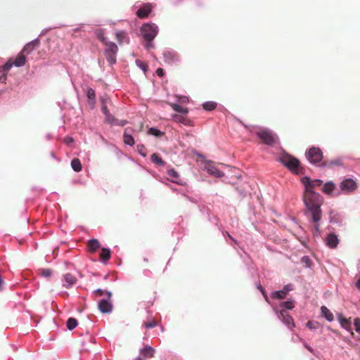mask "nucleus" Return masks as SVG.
<instances>
[{
  "instance_id": "obj_1",
  "label": "nucleus",
  "mask_w": 360,
  "mask_h": 360,
  "mask_svg": "<svg viewBox=\"0 0 360 360\" xmlns=\"http://www.w3.org/2000/svg\"><path fill=\"white\" fill-rule=\"evenodd\" d=\"M303 201L306 208L310 212L312 221L315 223L314 229L316 233L320 232L319 221L321 219L322 212L321 205L323 202L322 196L315 191H304Z\"/></svg>"
},
{
  "instance_id": "obj_2",
  "label": "nucleus",
  "mask_w": 360,
  "mask_h": 360,
  "mask_svg": "<svg viewBox=\"0 0 360 360\" xmlns=\"http://www.w3.org/2000/svg\"><path fill=\"white\" fill-rule=\"evenodd\" d=\"M280 161L292 172L296 174L302 173L303 169L300 166V162L295 157L288 154H284L280 158Z\"/></svg>"
},
{
  "instance_id": "obj_3",
  "label": "nucleus",
  "mask_w": 360,
  "mask_h": 360,
  "mask_svg": "<svg viewBox=\"0 0 360 360\" xmlns=\"http://www.w3.org/2000/svg\"><path fill=\"white\" fill-rule=\"evenodd\" d=\"M141 32L143 39L148 41L146 47L148 49L152 47L151 41L158 34V27L155 25L144 24Z\"/></svg>"
},
{
  "instance_id": "obj_4",
  "label": "nucleus",
  "mask_w": 360,
  "mask_h": 360,
  "mask_svg": "<svg viewBox=\"0 0 360 360\" xmlns=\"http://www.w3.org/2000/svg\"><path fill=\"white\" fill-rule=\"evenodd\" d=\"M104 55L110 65H113L117 61V46L112 41H108L105 44Z\"/></svg>"
},
{
  "instance_id": "obj_5",
  "label": "nucleus",
  "mask_w": 360,
  "mask_h": 360,
  "mask_svg": "<svg viewBox=\"0 0 360 360\" xmlns=\"http://www.w3.org/2000/svg\"><path fill=\"white\" fill-rule=\"evenodd\" d=\"M257 135L266 145L271 146L278 142V138L276 134L266 129L258 131Z\"/></svg>"
},
{
  "instance_id": "obj_6",
  "label": "nucleus",
  "mask_w": 360,
  "mask_h": 360,
  "mask_svg": "<svg viewBox=\"0 0 360 360\" xmlns=\"http://www.w3.org/2000/svg\"><path fill=\"white\" fill-rule=\"evenodd\" d=\"M307 158L312 164L322 162L323 155L321 150L318 147H311L307 153Z\"/></svg>"
},
{
  "instance_id": "obj_7",
  "label": "nucleus",
  "mask_w": 360,
  "mask_h": 360,
  "mask_svg": "<svg viewBox=\"0 0 360 360\" xmlns=\"http://www.w3.org/2000/svg\"><path fill=\"white\" fill-rule=\"evenodd\" d=\"M304 186V191H314V190L320 187L323 184V181L321 179L311 180L309 177H303L301 180Z\"/></svg>"
},
{
  "instance_id": "obj_8",
  "label": "nucleus",
  "mask_w": 360,
  "mask_h": 360,
  "mask_svg": "<svg viewBox=\"0 0 360 360\" xmlns=\"http://www.w3.org/2000/svg\"><path fill=\"white\" fill-rule=\"evenodd\" d=\"M340 187L342 191L349 193L356 189L357 184L352 179H346L341 182Z\"/></svg>"
},
{
  "instance_id": "obj_9",
  "label": "nucleus",
  "mask_w": 360,
  "mask_h": 360,
  "mask_svg": "<svg viewBox=\"0 0 360 360\" xmlns=\"http://www.w3.org/2000/svg\"><path fill=\"white\" fill-rule=\"evenodd\" d=\"M205 169L211 175L215 177H222L224 174L217 168L212 162H207L205 165Z\"/></svg>"
},
{
  "instance_id": "obj_10",
  "label": "nucleus",
  "mask_w": 360,
  "mask_h": 360,
  "mask_svg": "<svg viewBox=\"0 0 360 360\" xmlns=\"http://www.w3.org/2000/svg\"><path fill=\"white\" fill-rule=\"evenodd\" d=\"M292 290V285L290 284L285 285L283 288L278 291H275L272 293V298L275 299H283L287 295L288 292Z\"/></svg>"
},
{
  "instance_id": "obj_11",
  "label": "nucleus",
  "mask_w": 360,
  "mask_h": 360,
  "mask_svg": "<svg viewBox=\"0 0 360 360\" xmlns=\"http://www.w3.org/2000/svg\"><path fill=\"white\" fill-rule=\"evenodd\" d=\"M152 8L153 6L150 4H146L136 11V15L140 18H147L151 12Z\"/></svg>"
},
{
  "instance_id": "obj_12",
  "label": "nucleus",
  "mask_w": 360,
  "mask_h": 360,
  "mask_svg": "<svg viewBox=\"0 0 360 360\" xmlns=\"http://www.w3.org/2000/svg\"><path fill=\"white\" fill-rule=\"evenodd\" d=\"M39 44L40 41L39 39L32 40V41L27 43L21 51L25 55H28L32 53L36 48H37L39 46Z\"/></svg>"
},
{
  "instance_id": "obj_13",
  "label": "nucleus",
  "mask_w": 360,
  "mask_h": 360,
  "mask_svg": "<svg viewBox=\"0 0 360 360\" xmlns=\"http://www.w3.org/2000/svg\"><path fill=\"white\" fill-rule=\"evenodd\" d=\"M325 240L327 246L330 248H335L339 243V239L335 233L328 234Z\"/></svg>"
},
{
  "instance_id": "obj_14",
  "label": "nucleus",
  "mask_w": 360,
  "mask_h": 360,
  "mask_svg": "<svg viewBox=\"0 0 360 360\" xmlns=\"http://www.w3.org/2000/svg\"><path fill=\"white\" fill-rule=\"evenodd\" d=\"M87 250L91 253L96 252L101 248V243L97 239H91L86 243Z\"/></svg>"
},
{
  "instance_id": "obj_15",
  "label": "nucleus",
  "mask_w": 360,
  "mask_h": 360,
  "mask_svg": "<svg viewBox=\"0 0 360 360\" xmlns=\"http://www.w3.org/2000/svg\"><path fill=\"white\" fill-rule=\"evenodd\" d=\"M98 309L102 313H110L112 309V305L107 300H102L98 302Z\"/></svg>"
},
{
  "instance_id": "obj_16",
  "label": "nucleus",
  "mask_w": 360,
  "mask_h": 360,
  "mask_svg": "<svg viewBox=\"0 0 360 360\" xmlns=\"http://www.w3.org/2000/svg\"><path fill=\"white\" fill-rule=\"evenodd\" d=\"M279 318L282 319L283 321L289 327H294L292 318L285 310H281Z\"/></svg>"
},
{
  "instance_id": "obj_17",
  "label": "nucleus",
  "mask_w": 360,
  "mask_h": 360,
  "mask_svg": "<svg viewBox=\"0 0 360 360\" xmlns=\"http://www.w3.org/2000/svg\"><path fill=\"white\" fill-rule=\"evenodd\" d=\"M341 165H342V161L340 158L330 160H324L319 165V166L330 167V168H332L335 166H341Z\"/></svg>"
},
{
  "instance_id": "obj_18",
  "label": "nucleus",
  "mask_w": 360,
  "mask_h": 360,
  "mask_svg": "<svg viewBox=\"0 0 360 360\" xmlns=\"http://www.w3.org/2000/svg\"><path fill=\"white\" fill-rule=\"evenodd\" d=\"M140 354L143 358L150 359L154 356L155 349L152 347L147 345L140 350Z\"/></svg>"
},
{
  "instance_id": "obj_19",
  "label": "nucleus",
  "mask_w": 360,
  "mask_h": 360,
  "mask_svg": "<svg viewBox=\"0 0 360 360\" xmlns=\"http://www.w3.org/2000/svg\"><path fill=\"white\" fill-rule=\"evenodd\" d=\"M65 283L64 286L65 288H70L75 285L77 281V278L70 273H67L63 276Z\"/></svg>"
},
{
  "instance_id": "obj_20",
  "label": "nucleus",
  "mask_w": 360,
  "mask_h": 360,
  "mask_svg": "<svg viewBox=\"0 0 360 360\" xmlns=\"http://www.w3.org/2000/svg\"><path fill=\"white\" fill-rule=\"evenodd\" d=\"M163 58L165 62L167 63L176 61L178 59L177 55L175 53L171 51H165L163 53Z\"/></svg>"
},
{
  "instance_id": "obj_21",
  "label": "nucleus",
  "mask_w": 360,
  "mask_h": 360,
  "mask_svg": "<svg viewBox=\"0 0 360 360\" xmlns=\"http://www.w3.org/2000/svg\"><path fill=\"white\" fill-rule=\"evenodd\" d=\"M26 57L25 54L22 51L17 56L15 60L13 62V65L16 67H21L25 64Z\"/></svg>"
},
{
  "instance_id": "obj_22",
  "label": "nucleus",
  "mask_w": 360,
  "mask_h": 360,
  "mask_svg": "<svg viewBox=\"0 0 360 360\" xmlns=\"http://www.w3.org/2000/svg\"><path fill=\"white\" fill-rule=\"evenodd\" d=\"M173 120L179 123H182L184 125L190 126L192 125V122L190 120L188 117L179 115H173Z\"/></svg>"
},
{
  "instance_id": "obj_23",
  "label": "nucleus",
  "mask_w": 360,
  "mask_h": 360,
  "mask_svg": "<svg viewBox=\"0 0 360 360\" xmlns=\"http://www.w3.org/2000/svg\"><path fill=\"white\" fill-rule=\"evenodd\" d=\"M111 256V252L108 248H102L99 255L100 260L103 262H107Z\"/></svg>"
},
{
  "instance_id": "obj_24",
  "label": "nucleus",
  "mask_w": 360,
  "mask_h": 360,
  "mask_svg": "<svg viewBox=\"0 0 360 360\" xmlns=\"http://www.w3.org/2000/svg\"><path fill=\"white\" fill-rule=\"evenodd\" d=\"M335 187V186L332 181H328L323 185L322 191L326 194L330 195L334 191Z\"/></svg>"
},
{
  "instance_id": "obj_25",
  "label": "nucleus",
  "mask_w": 360,
  "mask_h": 360,
  "mask_svg": "<svg viewBox=\"0 0 360 360\" xmlns=\"http://www.w3.org/2000/svg\"><path fill=\"white\" fill-rule=\"evenodd\" d=\"M115 37L120 44H122L125 39L127 40V43L129 42V39L127 37L126 32L124 31H117L115 33Z\"/></svg>"
},
{
  "instance_id": "obj_26",
  "label": "nucleus",
  "mask_w": 360,
  "mask_h": 360,
  "mask_svg": "<svg viewBox=\"0 0 360 360\" xmlns=\"http://www.w3.org/2000/svg\"><path fill=\"white\" fill-rule=\"evenodd\" d=\"M321 310L322 316H323L328 321H331L333 320V314L326 307L322 306Z\"/></svg>"
},
{
  "instance_id": "obj_27",
  "label": "nucleus",
  "mask_w": 360,
  "mask_h": 360,
  "mask_svg": "<svg viewBox=\"0 0 360 360\" xmlns=\"http://www.w3.org/2000/svg\"><path fill=\"white\" fill-rule=\"evenodd\" d=\"M127 129H125L123 135L124 142L127 145L133 146L134 144V138L131 134H127Z\"/></svg>"
},
{
  "instance_id": "obj_28",
  "label": "nucleus",
  "mask_w": 360,
  "mask_h": 360,
  "mask_svg": "<svg viewBox=\"0 0 360 360\" xmlns=\"http://www.w3.org/2000/svg\"><path fill=\"white\" fill-rule=\"evenodd\" d=\"M71 167L75 172H80L82 170V164L78 158H74L71 161Z\"/></svg>"
},
{
  "instance_id": "obj_29",
  "label": "nucleus",
  "mask_w": 360,
  "mask_h": 360,
  "mask_svg": "<svg viewBox=\"0 0 360 360\" xmlns=\"http://www.w3.org/2000/svg\"><path fill=\"white\" fill-rule=\"evenodd\" d=\"M170 105L173 108V110L176 112H180L182 114H187L188 112V108H183L176 103H170Z\"/></svg>"
},
{
  "instance_id": "obj_30",
  "label": "nucleus",
  "mask_w": 360,
  "mask_h": 360,
  "mask_svg": "<svg viewBox=\"0 0 360 360\" xmlns=\"http://www.w3.org/2000/svg\"><path fill=\"white\" fill-rule=\"evenodd\" d=\"M150 159L154 163L159 166H163L165 165V161H163L162 159L157 153H153L151 155Z\"/></svg>"
},
{
  "instance_id": "obj_31",
  "label": "nucleus",
  "mask_w": 360,
  "mask_h": 360,
  "mask_svg": "<svg viewBox=\"0 0 360 360\" xmlns=\"http://www.w3.org/2000/svg\"><path fill=\"white\" fill-rule=\"evenodd\" d=\"M13 65H14L11 60H8L2 67L0 68V72H4L7 74Z\"/></svg>"
},
{
  "instance_id": "obj_32",
  "label": "nucleus",
  "mask_w": 360,
  "mask_h": 360,
  "mask_svg": "<svg viewBox=\"0 0 360 360\" xmlns=\"http://www.w3.org/2000/svg\"><path fill=\"white\" fill-rule=\"evenodd\" d=\"M66 326L69 330H73L77 326V321L75 318H69L67 321Z\"/></svg>"
},
{
  "instance_id": "obj_33",
  "label": "nucleus",
  "mask_w": 360,
  "mask_h": 360,
  "mask_svg": "<svg viewBox=\"0 0 360 360\" xmlns=\"http://www.w3.org/2000/svg\"><path fill=\"white\" fill-rule=\"evenodd\" d=\"M96 37L98 40H100L103 44H105L108 41L107 38L105 37L104 32L102 30H96Z\"/></svg>"
},
{
  "instance_id": "obj_34",
  "label": "nucleus",
  "mask_w": 360,
  "mask_h": 360,
  "mask_svg": "<svg viewBox=\"0 0 360 360\" xmlns=\"http://www.w3.org/2000/svg\"><path fill=\"white\" fill-rule=\"evenodd\" d=\"M167 174L169 177L173 179L174 182H177V179L179 178V174L176 171H175L174 169H169L167 171Z\"/></svg>"
},
{
  "instance_id": "obj_35",
  "label": "nucleus",
  "mask_w": 360,
  "mask_h": 360,
  "mask_svg": "<svg viewBox=\"0 0 360 360\" xmlns=\"http://www.w3.org/2000/svg\"><path fill=\"white\" fill-rule=\"evenodd\" d=\"M217 106V103L212 101H208L203 103L202 107L205 110H212Z\"/></svg>"
},
{
  "instance_id": "obj_36",
  "label": "nucleus",
  "mask_w": 360,
  "mask_h": 360,
  "mask_svg": "<svg viewBox=\"0 0 360 360\" xmlns=\"http://www.w3.org/2000/svg\"><path fill=\"white\" fill-rule=\"evenodd\" d=\"M148 134H150V135H153V136H162L164 133L162 132L161 131H160L159 129H156V128H154V127H151L148 129Z\"/></svg>"
},
{
  "instance_id": "obj_37",
  "label": "nucleus",
  "mask_w": 360,
  "mask_h": 360,
  "mask_svg": "<svg viewBox=\"0 0 360 360\" xmlns=\"http://www.w3.org/2000/svg\"><path fill=\"white\" fill-rule=\"evenodd\" d=\"M301 262L302 264H304V267L305 268H310L311 267V259H309V257L307 256H304L302 259H301Z\"/></svg>"
},
{
  "instance_id": "obj_38",
  "label": "nucleus",
  "mask_w": 360,
  "mask_h": 360,
  "mask_svg": "<svg viewBox=\"0 0 360 360\" xmlns=\"http://www.w3.org/2000/svg\"><path fill=\"white\" fill-rule=\"evenodd\" d=\"M281 307L286 309H292L294 308V302L292 301H286L281 303Z\"/></svg>"
},
{
  "instance_id": "obj_39",
  "label": "nucleus",
  "mask_w": 360,
  "mask_h": 360,
  "mask_svg": "<svg viewBox=\"0 0 360 360\" xmlns=\"http://www.w3.org/2000/svg\"><path fill=\"white\" fill-rule=\"evenodd\" d=\"M138 152L143 157L146 156L147 151L146 147L142 144L137 145Z\"/></svg>"
},
{
  "instance_id": "obj_40",
  "label": "nucleus",
  "mask_w": 360,
  "mask_h": 360,
  "mask_svg": "<svg viewBox=\"0 0 360 360\" xmlns=\"http://www.w3.org/2000/svg\"><path fill=\"white\" fill-rule=\"evenodd\" d=\"M116 120H117L110 113L105 115V121L110 124H115Z\"/></svg>"
},
{
  "instance_id": "obj_41",
  "label": "nucleus",
  "mask_w": 360,
  "mask_h": 360,
  "mask_svg": "<svg viewBox=\"0 0 360 360\" xmlns=\"http://www.w3.org/2000/svg\"><path fill=\"white\" fill-rule=\"evenodd\" d=\"M340 322L341 326L342 327H344L345 328H348L350 326L349 321L345 318H343V317L340 318Z\"/></svg>"
},
{
  "instance_id": "obj_42",
  "label": "nucleus",
  "mask_w": 360,
  "mask_h": 360,
  "mask_svg": "<svg viewBox=\"0 0 360 360\" xmlns=\"http://www.w3.org/2000/svg\"><path fill=\"white\" fill-rule=\"evenodd\" d=\"M158 323L156 321H155L154 319L150 321H148V322H146L144 323V326L147 328H154L157 326Z\"/></svg>"
},
{
  "instance_id": "obj_43",
  "label": "nucleus",
  "mask_w": 360,
  "mask_h": 360,
  "mask_svg": "<svg viewBox=\"0 0 360 360\" xmlns=\"http://www.w3.org/2000/svg\"><path fill=\"white\" fill-rule=\"evenodd\" d=\"M87 97L91 100H94L96 97L95 91L93 89L89 88L86 92Z\"/></svg>"
},
{
  "instance_id": "obj_44",
  "label": "nucleus",
  "mask_w": 360,
  "mask_h": 360,
  "mask_svg": "<svg viewBox=\"0 0 360 360\" xmlns=\"http://www.w3.org/2000/svg\"><path fill=\"white\" fill-rule=\"evenodd\" d=\"M106 102L107 101L105 100L102 101V112L104 113L105 115L110 113L106 105Z\"/></svg>"
},
{
  "instance_id": "obj_45",
  "label": "nucleus",
  "mask_w": 360,
  "mask_h": 360,
  "mask_svg": "<svg viewBox=\"0 0 360 360\" xmlns=\"http://www.w3.org/2000/svg\"><path fill=\"white\" fill-rule=\"evenodd\" d=\"M354 325L356 331L360 333V318H355Z\"/></svg>"
},
{
  "instance_id": "obj_46",
  "label": "nucleus",
  "mask_w": 360,
  "mask_h": 360,
  "mask_svg": "<svg viewBox=\"0 0 360 360\" xmlns=\"http://www.w3.org/2000/svg\"><path fill=\"white\" fill-rule=\"evenodd\" d=\"M318 323L313 321H308L307 323V326L310 329H315L317 328Z\"/></svg>"
},
{
  "instance_id": "obj_47",
  "label": "nucleus",
  "mask_w": 360,
  "mask_h": 360,
  "mask_svg": "<svg viewBox=\"0 0 360 360\" xmlns=\"http://www.w3.org/2000/svg\"><path fill=\"white\" fill-rule=\"evenodd\" d=\"M51 271H41L40 275L44 278H49L51 276Z\"/></svg>"
},
{
  "instance_id": "obj_48",
  "label": "nucleus",
  "mask_w": 360,
  "mask_h": 360,
  "mask_svg": "<svg viewBox=\"0 0 360 360\" xmlns=\"http://www.w3.org/2000/svg\"><path fill=\"white\" fill-rule=\"evenodd\" d=\"M156 74L159 77H162L164 75V70L162 68H158L156 70Z\"/></svg>"
},
{
  "instance_id": "obj_49",
  "label": "nucleus",
  "mask_w": 360,
  "mask_h": 360,
  "mask_svg": "<svg viewBox=\"0 0 360 360\" xmlns=\"http://www.w3.org/2000/svg\"><path fill=\"white\" fill-rule=\"evenodd\" d=\"M6 73L3 72L2 75L0 76V82L6 83Z\"/></svg>"
},
{
  "instance_id": "obj_50",
  "label": "nucleus",
  "mask_w": 360,
  "mask_h": 360,
  "mask_svg": "<svg viewBox=\"0 0 360 360\" xmlns=\"http://www.w3.org/2000/svg\"><path fill=\"white\" fill-rule=\"evenodd\" d=\"M179 102L181 103H188V98L187 96H181L180 97L179 100Z\"/></svg>"
},
{
  "instance_id": "obj_51",
  "label": "nucleus",
  "mask_w": 360,
  "mask_h": 360,
  "mask_svg": "<svg viewBox=\"0 0 360 360\" xmlns=\"http://www.w3.org/2000/svg\"><path fill=\"white\" fill-rule=\"evenodd\" d=\"M127 123V121L126 120H121V121H118V120H116L115 124V125H121V126H124Z\"/></svg>"
},
{
  "instance_id": "obj_52",
  "label": "nucleus",
  "mask_w": 360,
  "mask_h": 360,
  "mask_svg": "<svg viewBox=\"0 0 360 360\" xmlns=\"http://www.w3.org/2000/svg\"><path fill=\"white\" fill-rule=\"evenodd\" d=\"M96 294V295H98L100 296L103 295V291L101 289H98L95 291Z\"/></svg>"
},
{
  "instance_id": "obj_53",
  "label": "nucleus",
  "mask_w": 360,
  "mask_h": 360,
  "mask_svg": "<svg viewBox=\"0 0 360 360\" xmlns=\"http://www.w3.org/2000/svg\"><path fill=\"white\" fill-rule=\"evenodd\" d=\"M356 288L358 290H360V276H359V278H358V280L356 282Z\"/></svg>"
},
{
  "instance_id": "obj_54",
  "label": "nucleus",
  "mask_w": 360,
  "mask_h": 360,
  "mask_svg": "<svg viewBox=\"0 0 360 360\" xmlns=\"http://www.w3.org/2000/svg\"><path fill=\"white\" fill-rule=\"evenodd\" d=\"M304 347L306 349H307V350H309L310 352L313 353L314 352V349L308 345L305 344L304 345Z\"/></svg>"
},
{
  "instance_id": "obj_55",
  "label": "nucleus",
  "mask_w": 360,
  "mask_h": 360,
  "mask_svg": "<svg viewBox=\"0 0 360 360\" xmlns=\"http://www.w3.org/2000/svg\"><path fill=\"white\" fill-rule=\"evenodd\" d=\"M4 284V282L3 281L2 277L0 276V290L3 289V285Z\"/></svg>"
},
{
  "instance_id": "obj_56",
  "label": "nucleus",
  "mask_w": 360,
  "mask_h": 360,
  "mask_svg": "<svg viewBox=\"0 0 360 360\" xmlns=\"http://www.w3.org/2000/svg\"><path fill=\"white\" fill-rule=\"evenodd\" d=\"M134 360H145V359H143L142 357H141V356H138V357H136V359H134Z\"/></svg>"
},
{
  "instance_id": "obj_57",
  "label": "nucleus",
  "mask_w": 360,
  "mask_h": 360,
  "mask_svg": "<svg viewBox=\"0 0 360 360\" xmlns=\"http://www.w3.org/2000/svg\"><path fill=\"white\" fill-rule=\"evenodd\" d=\"M72 141V139L71 138H66L65 139V141L66 142H70V141Z\"/></svg>"
},
{
  "instance_id": "obj_58",
  "label": "nucleus",
  "mask_w": 360,
  "mask_h": 360,
  "mask_svg": "<svg viewBox=\"0 0 360 360\" xmlns=\"http://www.w3.org/2000/svg\"><path fill=\"white\" fill-rule=\"evenodd\" d=\"M141 68L144 71H146V66H145V65L142 64V65H141Z\"/></svg>"
},
{
  "instance_id": "obj_59",
  "label": "nucleus",
  "mask_w": 360,
  "mask_h": 360,
  "mask_svg": "<svg viewBox=\"0 0 360 360\" xmlns=\"http://www.w3.org/2000/svg\"><path fill=\"white\" fill-rule=\"evenodd\" d=\"M66 268H68V269L72 268L71 264H68L67 266H66Z\"/></svg>"
},
{
  "instance_id": "obj_60",
  "label": "nucleus",
  "mask_w": 360,
  "mask_h": 360,
  "mask_svg": "<svg viewBox=\"0 0 360 360\" xmlns=\"http://www.w3.org/2000/svg\"><path fill=\"white\" fill-rule=\"evenodd\" d=\"M51 155L53 158H55V154H54V153L51 152Z\"/></svg>"
},
{
  "instance_id": "obj_61",
  "label": "nucleus",
  "mask_w": 360,
  "mask_h": 360,
  "mask_svg": "<svg viewBox=\"0 0 360 360\" xmlns=\"http://www.w3.org/2000/svg\"><path fill=\"white\" fill-rule=\"evenodd\" d=\"M108 296H110L111 293L110 292H108Z\"/></svg>"
}]
</instances>
